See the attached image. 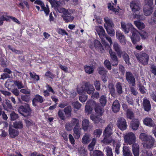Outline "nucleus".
<instances>
[{"mask_svg": "<svg viewBox=\"0 0 156 156\" xmlns=\"http://www.w3.org/2000/svg\"><path fill=\"white\" fill-rule=\"evenodd\" d=\"M121 25L122 30L125 34H127L129 31H130L132 34L130 38L133 44H136L140 41V38L139 35V32L133 27L132 24H129L126 26L124 23L121 22Z\"/></svg>", "mask_w": 156, "mask_h": 156, "instance_id": "1", "label": "nucleus"}, {"mask_svg": "<svg viewBox=\"0 0 156 156\" xmlns=\"http://www.w3.org/2000/svg\"><path fill=\"white\" fill-rule=\"evenodd\" d=\"M139 137L140 139L144 142V145L146 148L150 149L154 145L155 140L152 136L147 135L145 133H141Z\"/></svg>", "mask_w": 156, "mask_h": 156, "instance_id": "2", "label": "nucleus"}, {"mask_svg": "<svg viewBox=\"0 0 156 156\" xmlns=\"http://www.w3.org/2000/svg\"><path fill=\"white\" fill-rule=\"evenodd\" d=\"M129 6L133 12V17L140 20H143L144 19L143 17V15L139 14L140 7L139 3L135 1H132L130 3Z\"/></svg>", "mask_w": 156, "mask_h": 156, "instance_id": "3", "label": "nucleus"}, {"mask_svg": "<svg viewBox=\"0 0 156 156\" xmlns=\"http://www.w3.org/2000/svg\"><path fill=\"white\" fill-rule=\"evenodd\" d=\"M134 53L137 59L143 65L145 66L148 64L149 56L147 54L143 51H134Z\"/></svg>", "mask_w": 156, "mask_h": 156, "instance_id": "4", "label": "nucleus"}, {"mask_svg": "<svg viewBox=\"0 0 156 156\" xmlns=\"http://www.w3.org/2000/svg\"><path fill=\"white\" fill-rule=\"evenodd\" d=\"M95 29L101 39L102 44L106 46L107 45V44L105 41V40H107V36L105 34L103 28L101 26H97L96 27Z\"/></svg>", "mask_w": 156, "mask_h": 156, "instance_id": "5", "label": "nucleus"}, {"mask_svg": "<svg viewBox=\"0 0 156 156\" xmlns=\"http://www.w3.org/2000/svg\"><path fill=\"white\" fill-rule=\"evenodd\" d=\"M80 126L79 120L76 118H73L69 122L67 123L65 126L66 129L69 131L72 130L73 126L77 127Z\"/></svg>", "mask_w": 156, "mask_h": 156, "instance_id": "6", "label": "nucleus"}, {"mask_svg": "<svg viewBox=\"0 0 156 156\" xmlns=\"http://www.w3.org/2000/svg\"><path fill=\"white\" fill-rule=\"evenodd\" d=\"M126 79L129 85L133 87L136 85V80L133 74L130 72L126 73Z\"/></svg>", "mask_w": 156, "mask_h": 156, "instance_id": "7", "label": "nucleus"}, {"mask_svg": "<svg viewBox=\"0 0 156 156\" xmlns=\"http://www.w3.org/2000/svg\"><path fill=\"white\" fill-rule=\"evenodd\" d=\"M19 111L22 112L23 113H21V114L24 116H26L30 114L31 110L29 105L26 103L24 106L21 105L20 107Z\"/></svg>", "mask_w": 156, "mask_h": 156, "instance_id": "8", "label": "nucleus"}, {"mask_svg": "<svg viewBox=\"0 0 156 156\" xmlns=\"http://www.w3.org/2000/svg\"><path fill=\"white\" fill-rule=\"evenodd\" d=\"M116 125L118 128L122 131L126 130L127 126L126 120L124 118H122L118 119Z\"/></svg>", "mask_w": 156, "mask_h": 156, "instance_id": "9", "label": "nucleus"}, {"mask_svg": "<svg viewBox=\"0 0 156 156\" xmlns=\"http://www.w3.org/2000/svg\"><path fill=\"white\" fill-rule=\"evenodd\" d=\"M124 139L129 144H133L136 140L135 136L132 132L128 133L124 136Z\"/></svg>", "mask_w": 156, "mask_h": 156, "instance_id": "10", "label": "nucleus"}, {"mask_svg": "<svg viewBox=\"0 0 156 156\" xmlns=\"http://www.w3.org/2000/svg\"><path fill=\"white\" fill-rule=\"evenodd\" d=\"M114 25L112 21L108 19V34L112 37L115 35V31L113 29Z\"/></svg>", "mask_w": 156, "mask_h": 156, "instance_id": "11", "label": "nucleus"}, {"mask_svg": "<svg viewBox=\"0 0 156 156\" xmlns=\"http://www.w3.org/2000/svg\"><path fill=\"white\" fill-rule=\"evenodd\" d=\"M98 71L99 74L102 75V80L104 82H106L107 80L106 70L103 67H100L98 69Z\"/></svg>", "mask_w": 156, "mask_h": 156, "instance_id": "12", "label": "nucleus"}, {"mask_svg": "<svg viewBox=\"0 0 156 156\" xmlns=\"http://www.w3.org/2000/svg\"><path fill=\"white\" fill-rule=\"evenodd\" d=\"M109 53L112 60V65L113 66H117L118 64V59L115 52L109 51Z\"/></svg>", "mask_w": 156, "mask_h": 156, "instance_id": "13", "label": "nucleus"}, {"mask_svg": "<svg viewBox=\"0 0 156 156\" xmlns=\"http://www.w3.org/2000/svg\"><path fill=\"white\" fill-rule=\"evenodd\" d=\"M44 99L43 97L39 95L36 94L35 95L34 98L33 99L32 103L33 106L35 107L37 106V102H39L42 103L44 101Z\"/></svg>", "mask_w": 156, "mask_h": 156, "instance_id": "14", "label": "nucleus"}, {"mask_svg": "<svg viewBox=\"0 0 156 156\" xmlns=\"http://www.w3.org/2000/svg\"><path fill=\"white\" fill-rule=\"evenodd\" d=\"M113 128V126L112 124L108 125V144L112 143L113 144V145L114 146V144L115 143V141L113 139L110 140L108 139V137L112 134V129Z\"/></svg>", "mask_w": 156, "mask_h": 156, "instance_id": "15", "label": "nucleus"}, {"mask_svg": "<svg viewBox=\"0 0 156 156\" xmlns=\"http://www.w3.org/2000/svg\"><path fill=\"white\" fill-rule=\"evenodd\" d=\"M98 115L96 116L94 114H91L90 118L95 124H98L99 123H102L104 122V121L101 118L98 116Z\"/></svg>", "mask_w": 156, "mask_h": 156, "instance_id": "16", "label": "nucleus"}, {"mask_svg": "<svg viewBox=\"0 0 156 156\" xmlns=\"http://www.w3.org/2000/svg\"><path fill=\"white\" fill-rule=\"evenodd\" d=\"M116 36L117 39L122 45H124L126 44L125 37L122 33L119 31H117L116 32Z\"/></svg>", "mask_w": 156, "mask_h": 156, "instance_id": "17", "label": "nucleus"}, {"mask_svg": "<svg viewBox=\"0 0 156 156\" xmlns=\"http://www.w3.org/2000/svg\"><path fill=\"white\" fill-rule=\"evenodd\" d=\"M113 48L115 51L117 52L118 57L119 58L121 57L122 52L121 50V46L117 42H114Z\"/></svg>", "mask_w": 156, "mask_h": 156, "instance_id": "18", "label": "nucleus"}, {"mask_svg": "<svg viewBox=\"0 0 156 156\" xmlns=\"http://www.w3.org/2000/svg\"><path fill=\"white\" fill-rule=\"evenodd\" d=\"M144 124L150 127H154L155 125L154 121L151 118L146 117L143 120Z\"/></svg>", "mask_w": 156, "mask_h": 156, "instance_id": "19", "label": "nucleus"}, {"mask_svg": "<svg viewBox=\"0 0 156 156\" xmlns=\"http://www.w3.org/2000/svg\"><path fill=\"white\" fill-rule=\"evenodd\" d=\"M85 91L89 94H93L94 88L92 85L90 83H86L84 87Z\"/></svg>", "mask_w": 156, "mask_h": 156, "instance_id": "20", "label": "nucleus"}, {"mask_svg": "<svg viewBox=\"0 0 156 156\" xmlns=\"http://www.w3.org/2000/svg\"><path fill=\"white\" fill-rule=\"evenodd\" d=\"M81 130L80 126L76 127H74L73 129V135L76 139H78L80 137Z\"/></svg>", "mask_w": 156, "mask_h": 156, "instance_id": "21", "label": "nucleus"}, {"mask_svg": "<svg viewBox=\"0 0 156 156\" xmlns=\"http://www.w3.org/2000/svg\"><path fill=\"white\" fill-rule=\"evenodd\" d=\"M91 134L89 133H86L83 136L82 140V143L84 144H87L91 141Z\"/></svg>", "mask_w": 156, "mask_h": 156, "instance_id": "22", "label": "nucleus"}, {"mask_svg": "<svg viewBox=\"0 0 156 156\" xmlns=\"http://www.w3.org/2000/svg\"><path fill=\"white\" fill-rule=\"evenodd\" d=\"M9 136L11 138L16 137L19 133V132L17 130L14 129L10 126L9 127Z\"/></svg>", "mask_w": 156, "mask_h": 156, "instance_id": "23", "label": "nucleus"}, {"mask_svg": "<svg viewBox=\"0 0 156 156\" xmlns=\"http://www.w3.org/2000/svg\"><path fill=\"white\" fill-rule=\"evenodd\" d=\"M153 8L152 6L145 5L144 8V12L145 15L148 16L150 15L153 12Z\"/></svg>", "mask_w": 156, "mask_h": 156, "instance_id": "24", "label": "nucleus"}, {"mask_svg": "<svg viewBox=\"0 0 156 156\" xmlns=\"http://www.w3.org/2000/svg\"><path fill=\"white\" fill-rule=\"evenodd\" d=\"M143 106L145 111L149 112L151 109V105L150 101L147 99H144Z\"/></svg>", "mask_w": 156, "mask_h": 156, "instance_id": "25", "label": "nucleus"}, {"mask_svg": "<svg viewBox=\"0 0 156 156\" xmlns=\"http://www.w3.org/2000/svg\"><path fill=\"white\" fill-rule=\"evenodd\" d=\"M120 109V105L118 100H115L112 105V109L113 112L116 113L119 111Z\"/></svg>", "mask_w": 156, "mask_h": 156, "instance_id": "26", "label": "nucleus"}, {"mask_svg": "<svg viewBox=\"0 0 156 156\" xmlns=\"http://www.w3.org/2000/svg\"><path fill=\"white\" fill-rule=\"evenodd\" d=\"M139 125V122L137 119L132 120L131 122V127L133 130H136L138 129Z\"/></svg>", "mask_w": 156, "mask_h": 156, "instance_id": "27", "label": "nucleus"}, {"mask_svg": "<svg viewBox=\"0 0 156 156\" xmlns=\"http://www.w3.org/2000/svg\"><path fill=\"white\" fill-rule=\"evenodd\" d=\"M94 47L97 50L102 52L104 50L100 42L97 40H95L94 41Z\"/></svg>", "mask_w": 156, "mask_h": 156, "instance_id": "28", "label": "nucleus"}, {"mask_svg": "<svg viewBox=\"0 0 156 156\" xmlns=\"http://www.w3.org/2000/svg\"><path fill=\"white\" fill-rule=\"evenodd\" d=\"M50 3L52 6L54 7L56 10H57L60 12L59 9L62 8L60 7L61 4L60 2L55 0H53Z\"/></svg>", "mask_w": 156, "mask_h": 156, "instance_id": "29", "label": "nucleus"}, {"mask_svg": "<svg viewBox=\"0 0 156 156\" xmlns=\"http://www.w3.org/2000/svg\"><path fill=\"white\" fill-rule=\"evenodd\" d=\"M133 153L134 156H139V147L137 144H133L132 145Z\"/></svg>", "mask_w": 156, "mask_h": 156, "instance_id": "30", "label": "nucleus"}, {"mask_svg": "<svg viewBox=\"0 0 156 156\" xmlns=\"http://www.w3.org/2000/svg\"><path fill=\"white\" fill-rule=\"evenodd\" d=\"M64 112L66 117H70L72 115V109L70 106L69 105L64 109Z\"/></svg>", "mask_w": 156, "mask_h": 156, "instance_id": "31", "label": "nucleus"}, {"mask_svg": "<svg viewBox=\"0 0 156 156\" xmlns=\"http://www.w3.org/2000/svg\"><path fill=\"white\" fill-rule=\"evenodd\" d=\"M5 13H0V26L2 25L3 23V21L5 20L8 21L9 20V17L4 15Z\"/></svg>", "mask_w": 156, "mask_h": 156, "instance_id": "32", "label": "nucleus"}, {"mask_svg": "<svg viewBox=\"0 0 156 156\" xmlns=\"http://www.w3.org/2000/svg\"><path fill=\"white\" fill-rule=\"evenodd\" d=\"M89 122L88 119H83L82 122V129L84 131L87 130L89 126Z\"/></svg>", "mask_w": 156, "mask_h": 156, "instance_id": "33", "label": "nucleus"}, {"mask_svg": "<svg viewBox=\"0 0 156 156\" xmlns=\"http://www.w3.org/2000/svg\"><path fill=\"white\" fill-rule=\"evenodd\" d=\"M122 151L123 155L124 156H132L131 152L128 147L123 146Z\"/></svg>", "mask_w": 156, "mask_h": 156, "instance_id": "34", "label": "nucleus"}, {"mask_svg": "<svg viewBox=\"0 0 156 156\" xmlns=\"http://www.w3.org/2000/svg\"><path fill=\"white\" fill-rule=\"evenodd\" d=\"M60 13H63V15H70L73 12V11L71 9H66L64 8H62L59 9Z\"/></svg>", "mask_w": 156, "mask_h": 156, "instance_id": "35", "label": "nucleus"}, {"mask_svg": "<svg viewBox=\"0 0 156 156\" xmlns=\"http://www.w3.org/2000/svg\"><path fill=\"white\" fill-rule=\"evenodd\" d=\"M13 127L16 129H22L23 127V125L22 121H16L13 123Z\"/></svg>", "mask_w": 156, "mask_h": 156, "instance_id": "36", "label": "nucleus"}, {"mask_svg": "<svg viewBox=\"0 0 156 156\" xmlns=\"http://www.w3.org/2000/svg\"><path fill=\"white\" fill-rule=\"evenodd\" d=\"M115 87L117 93L119 95L123 93L122 84L120 82H117L115 84Z\"/></svg>", "mask_w": 156, "mask_h": 156, "instance_id": "37", "label": "nucleus"}, {"mask_svg": "<svg viewBox=\"0 0 156 156\" xmlns=\"http://www.w3.org/2000/svg\"><path fill=\"white\" fill-rule=\"evenodd\" d=\"M134 24L138 29L140 30H142L144 29L145 27V24L141 22L140 21H134Z\"/></svg>", "mask_w": 156, "mask_h": 156, "instance_id": "38", "label": "nucleus"}, {"mask_svg": "<svg viewBox=\"0 0 156 156\" xmlns=\"http://www.w3.org/2000/svg\"><path fill=\"white\" fill-rule=\"evenodd\" d=\"M62 17L64 20L67 23L72 21L74 19V17L71 15H63Z\"/></svg>", "mask_w": 156, "mask_h": 156, "instance_id": "39", "label": "nucleus"}, {"mask_svg": "<svg viewBox=\"0 0 156 156\" xmlns=\"http://www.w3.org/2000/svg\"><path fill=\"white\" fill-rule=\"evenodd\" d=\"M96 141L97 139L95 137L93 138L92 139L91 143L89 144L88 147V149L90 151H92L94 149Z\"/></svg>", "mask_w": 156, "mask_h": 156, "instance_id": "40", "label": "nucleus"}, {"mask_svg": "<svg viewBox=\"0 0 156 156\" xmlns=\"http://www.w3.org/2000/svg\"><path fill=\"white\" fill-rule=\"evenodd\" d=\"M108 9L110 10L115 12V14H117L119 12V9L115 8L113 5H112V3L110 2L108 3Z\"/></svg>", "mask_w": 156, "mask_h": 156, "instance_id": "41", "label": "nucleus"}, {"mask_svg": "<svg viewBox=\"0 0 156 156\" xmlns=\"http://www.w3.org/2000/svg\"><path fill=\"white\" fill-rule=\"evenodd\" d=\"M95 110L97 115L99 116H101L104 112L103 109L99 106H97L95 108Z\"/></svg>", "mask_w": 156, "mask_h": 156, "instance_id": "42", "label": "nucleus"}, {"mask_svg": "<svg viewBox=\"0 0 156 156\" xmlns=\"http://www.w3.org/2000/svg\"><path fill=\"white\" fill-rule=\"evenodd\" d=\"M126 113V116L128 119H132L134 118V113L131 109H127Z\"/></svg>", "mask_w": 156, "mask_h": 156, "instance_id": "43", "label": "nucleus"}, {"mask_svg": "<svg viewBox=\"0 0 156 156\" xmlns=\"http://www.w3.org/2000/svg\"><path fill=\"white\" fill-rule=\"evenodd\" d=\"M122 57L124 60L126 64L128 65L130 64L129 62V58L128 55L125 52H122Z\"/></svg>", "mask_w": 156, "mask_h": 156, "instance_id": "44", "label": "nucleus"}, {"mask_svg": "<svg viewBox=\"0 0 156 156\" xmlns=\"http://www.w3.org/2000/svg\"><path fill=\"white\" fill-rule=\"evenodd\" d=\"M85 72L88 73H92L94 71V69L92 66H85Z\"/></svg>", "mask_w": 156, "mask_h": 156, "instance_id": "45", "label": "nucleus"}, {"mask_svg": "<svg viewBox=\"0 0 156 156\" xmlns=\"http://www.w3.org/2000/svg\"><path fill=\"white\" fill-rule=\"evenodd\" d=\"M14 84L16 85L18 89L24 87V86L21 81L16 80L13 81Z\"/></svg>", "mask_w": 156, "mask_h": 156, "instance_id": "46", "label": "nucleus"}, {"mask_svg": "<svg viewBox=\"0 0 156 156\" xmlns=\"http://www.w3.org/2000/svg\"><path fill=\"white\" fill-rule=\"evenodd\" d=\"M19 117L18 115L14 112H12L10 114L9 119L11 121H14L17 119Z\"/></svg>", "mask_w": 156, "mask_h": 156, "instance_id": "47", "label": "nucleus"}, {"mask_svg": "<svg viewBox=\"0 0 156 156\" xmlns=\"http://www.w3.org/2000/svg\"><path fill=\"white\" fill-rule=\"evenodd\" d=\"M107 127L105 128L104 131V138L103 140H101V142L104 144H107Z\"/></svg>", "mask_w": 156, "mask_h": 156, "instance_id": "48", "label": "nucleus"}, {"mask_svg": "<svg viewBox=\"0 0 156 156\" xmlns=\"http://www.w3.org/2000/svg\"><path fill=\"white\" fill-rule=\"evenodd\" d=\"M102 132V130L100 129H95L94 131V136L96 138H98L100 136Z\"/></svg>", "mask_w": 156, "mask_h": 156, "instance_id": "49", "label": "nucleus"}, {"mask_svg": "<svg viewBox=\"0 0 156 156\" xmlns=\"http://www.w3.org/2000/svg\"><path fill=\"white\" fill-rule=\"evenodd\" d=\"M92 110V108L90 105H88L87 103L85 107L86 113L87 114V115L90 114L91 113Z\"/></svg>", "mask_w": 156, "mask_h": 156, "instance_id": "50", "label": "nucleus"}, {"mask_svg": "<svg viewBox=\"0 0 156 156\" xmlns=\"http://www.w3.org/2000/svg\"><path fill=\"white\" fill-rule=\"evenodd\" d=\"M72 105L75 109H79L81 106V104L78 101H75L73 102Z\"/></svg>", "mask_w": 156, "mask_h": 156, "instance_id": "51", "label": "nucleus"}, {"mask_svg": "<svg viewBox=\"0 0 156 156\" xmlns=\"http://www.w3.org/2000/svg\"><path fill=\"white\" fill-rule=\"evenodd\" d=\"M106 96L102 95L100 98V102L102 106H104L106 104Z\"/></svg>", "mask_w": 156, "mask_h": 156, "instance_id": "52", "label": "nucleus"}, {"mask_svg": "<svg viewBox=\"0 0 156 156\" xmlns=\"http://www.w3.org/2000/svg\"><path fill=\"white\" fill-rule=\"evenodd\" d=\"M21 98L22 101L28 103L30 101V97L28 95H23L21 96Z\"/></svg>", "mask_w": 156, "mask_h": 156, "instance_id": "53", "label": "nucleus"}, {"mask_svg": "<svg viewBox=\"0 0 156 156\" xmlns=\"http://www.w3.org/2000/svg\"><path fill=\"white\" fill-rule=\"evenodd\" d=\"M102 152L100 151L96 150L94 151L91 156H103Z\"/></svg>", "mask_w": 156, "mask_h": 156, "instance_id": "54", "label": "nucleus"}, {"mask_svg": "<svg viewBox=\"0 0 156 156\" xmlns=\"http://www.w3.org/2000/svg\"><path fill=\"white\" fill-rule=\"evenodd\" d=\"M94 85L95 87V88L97 90H100L101 83L99 81L96 80L94 81Z\"/></svg>", "mask_w": 156, "mask_h": 156, "instance_id": "55", "label": "nucleus"}, {"mask_svg": "<svg viewBox=\"0 0 156 156\" xmlns=\"http://www.w3.org/2000/svg\"><path fill=\"white\" fill-rule=\"evenodd\" d=\"M58 116L62 120H64L65 118V116L64 115V114L62 110H59L58 112Z\"/></svg>", "mask_w": 156, "mask_h": 156, "instance_id": "56", "label": "nucleus"}, {"mask_svg": "<svg viewBox=\"0 0 156 156\" xmlns=\"http://www.w3.org/2000/svg\"><path fill=\"white\" fill-rule=\"evenodd\" d=\"M30 74L31 78H33L37 81L39 80V76L38 75H36L35 74H33L31 72L30 73Z\"/></svg>", "mask_w": 156, "mask_h": 156, "instance_id": "57", "label": "nucleus"}, {"mask_svg": "<svg viewBox=\"0 0 156 156\" xmlns=\"http://www.w3.org/2000/svg\"><path fill=\"white\" fill-rule=\"evenodd\" d=\"M145 5L147 6H151L153 3V0H144Z\"/></svg>", "mask_w": 156, "mask_h": 156, "instance_id": "58", "label": "nucleus"}, {"mask_svg": "<svg viewBox=\"0 0 156 156\" xmlns=\"http://www.w3.org/2000/svg\"><path fill=\"white\" fill-rule=\"evenodd\" d=\"M0 92L5 96H9L11 94V93L5 90H0Z\"/></svg>", "mask_w": 156, "mask_h": 156, "instance_id": "59", "label": "nucleus"}, {"mask_svg": "<svg viewBox=\"0 0 156 156\" xmlns=\"http://www.w3.org/2000/svg\"><path fill=\"white\" fill-rule=\"evenodd\" d=\"M20 92L25 94H30V90L29 89H22L20 90Z\"/></svg>", "mask_w": 156, "mask_h": 156, "instance_id": "60", "label": "nucleus"}, {"mask_svg": "<svg viewBox=\"0 0 156 156\" xmlns=\"http://www.w3.org/2000/svg\"><path fill=\"white\" fill-rule=\"evenodd\" d=\"M119 70L121 73L122 74L124 75L125 73V68L122 65H120L119 66Z\"/></svg>", "mask_w": 156, "mask_h": 156, "instance_id": "61", "label": "nucleus"}, {"mask_svg": "<svg viewBox=\"0 0 156 156\" xmlns=\"http://www.w3.org/2000/svg\"><path fill=\"white\" fill-rule=\"evenodd\" d=\"M126 99L127 102L129 104L132 105H133L134 104V101L132 98L127 97Z\"/></svg>", "mask_w": 156, "mask_h": 156, "instance_id": "62", "label": "nucleus"}, {"mask_svg": "<svg viewBox=\"0 0 156 156\" xmlns=\"http://www.w3.org/2000/svg\"><path fill=\"white\" fill-rule=\"evenodd\" d=\"M151 22L152 23H156V11H155L153 16L151 18Z\"/></svg>", "mask_w": 156, "mask_h": 156, "instance_id": "63", "label": "nucleus"}, {"mask_svg": "<svg viewBox=\"0 0 156 156\" xmlns=\"http://www.w3.org/2000/svg\"><path fill=\"white\" fill-rule=\"evenodd\" d=\"M151 69L152 73L154 75H156V66L152 65L151 66Z\"/></svg>", "mask_w": 156, "mask_h": 156, "instance_id": "64", "label": "nucleus"}]
</instances>
